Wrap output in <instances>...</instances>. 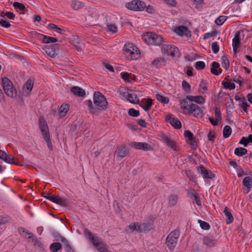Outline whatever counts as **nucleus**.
<instances>
[{
	"instance_id": "nucleus-1",
	"label": "nucleus",
	"mask_w": 252,
	"mask_h": 252,
	"mask_svg": "<svg viewBox=\"0 0 252 252\" xmlns=\"http://www.w3.org/2000/svg\"><path fill=\"white\" fill-rule=\"evenodd\" d=\"M94 107L91 99L88 100L89 112L91 114L99 113L100 111H104L107 108L108 102L106 97L100 92H95L93 96Z\"/></svg>"
},
{
	"instance_id": "nucleus-2",
	"label": "nucleus",
	"mask_w": 252,
	"mask_h": 252,
	"mask_svg": "<svg viewBox=\"0 0 252 252\" xmlns=\"http://www.w3.org/2000/svg\"><path fill=\"white\" fill-rule=\"evenodd\" d=\"M180 105L185 112L192 114L196 118H201L203 116V111L197 104L194 103H188L186 99H180Z\"/></svg>"
},
{
	"instance_id": "nucleus-3",
	"label": "nucleus",
	"mask_w": 252,
	"mask_h": 252,
	"mask_svg": "<svg viewBox=\"0 0 252 252\" xmlns=\"http://www.w3.org/2000/svg\"><path fill=\"white\" fill-rule=\"evenodd\" d=\"M124 51L125 55L128 60H136L140 57L139 50L131 42H127L125 44Z\"/></svg>"
},
{
	"instance_id": "nucleus-4",
	"label": "nucleus",
	"mask_w": 252,
	"mask_h": 252,
	"mask_svg": "<svg viewBox=\"0 0 252 252\" xmlns=\"http://www.w3.org/2000/svg\"><path fill=\"white\" fill-rule=\"evenodd\" d=\"M39 127L44 137L45 141L46 142L48 148L50 150H52L53 147L50 139L49 130L46 121L43 117H40L39 118Z\"/></svg>"
},
{
	"instance_id": "nucleus-5",
	"label": "nucleus",
	"mask_w": 252,
	"mask_h": 252,
	"mask_svg": "<svg viewBox=\"0 0 252 252\" xmlns=\"http://www.w3.org/2000/svg\"><path fill=\"white\" fill-rule=\"evenodd\" d=\"M2 88L7 96L14 98L17 96V91L12 82L7 77L1 78Z\"/></svg>"
},
{
	"instance_id": "nucleus-6",
	"label": "nucleus",
	"mask_w": 252,
	"mask_h": 252,
	"mask_svg": "<svg viewBox=\"0 0 252 252\" xmlns=\"http://www.w3.org/2000/svg\"><path fill=\"white\" fill-rule=\"evenodd\" d=\"M143 39L148 44L159 46L163 42L162 37L156 33L148 32L143 36Z\"/></svg>"
},
{
	"instance_id": "nucleus-7",
	"label": "nucleus",
	"mask_w": 252,
	"mask_h": 252,
	"mask_svg": "<svg viewBox=\"0 0 252 252\" xmlns=\"http://www.w3.org/2000/svg\"><path fill=\"white\" fill-rule=\"evenodd\" d=\"M179 236L180 232L178 229H175L167 236L166 240V244L170 250L172 251L175 248Z\"/></svg>"
},
{
	"instance_id": "nucleus-8",
	"label": "nucleus",
	"mask_w": 252,
	"mask_h": 252,
	"mask_svg": "<svg viewBox=\"0 0 252 252\" xmlns=\"http://www.w3.org/2000/svg\"><path fill=\"white\" fill-rule=\"evenodd\" d=\"M126 6L132 10L141 11L146 7V4L144 2L141 0H132L126 3Z\"/></svg>"
},
{
	"instance_id": "nucleus-9",
	"label": "nucleus",
	"mask_w": 252,
	"mask_h": 252,
	"mask_svg": "<svg viewBox=\"0 0 252 252\" xmlns=\"http://www.w3.org/2000/svg\"><path fill=\"white\" fill-rule=\"evenodd\" d=\"M178 52V48L174 45L172 46L170 44H163L162 45V52L167 56L175 57Z\"/></svg>"
},
{
	"instance_id": "nucleus-10",
	"label": "nucleus",
	"mask_w": 252,
	"mask_h": 252,
	"mask_svg": "<svg viewBox=\"0 0 252 252\" xmlns=\"http://www.w3.org/2000/svg\"><path fill=\"white\" fill-rule=\"evenodd\" d=\"M161 137L166 146L171 148L174 151H178L180 150L179 147L178 146L176 141L171 138L168 137L166 135L163 134L161 135Z\"/></svg>"
},
{
	"instance_id": "nucleus-11",
	"label": "nucleus",
	"mask_w": 252,
	"mask_h": 252,
	"mask_svg": "<svg viewBox=\"0 0 252 252\" xmlns=\"http://www.w3.org/2000/svg\"><path fill=\"white\" fill-rule=\"evenodd\" d=\"M129 146L137 150H142L144 151H150L151 150V146L148 143L144 142H131L129 144Z\"/></svg>"
},
{
	"instance_id": "nucleus-12",
	"label": "nucleus",
	"mask_w": 252,
	"mask_h": 252,
	"mask_svg": "<svg viewBox=\"0 0 252 252\" xmlns=\"http://www.w3.org/2000/svg\"><path fill=\"white\" fill-rule=\"evenodd\" d=\"M165 120L169 123L175 128L180 129L182 127V124L180 121L173 117L172 115H167L165 117Z\"/></svg>"
},
{
	"instance_id": "nucleus-13",
	"label": "nucleus",
	"mask_w": 252,
	"mask_h": 252,
	"mask_svg": "<svg viewBox=\"0 0 252 252\" xmlns=\"http://www.w3.org/2000/svg\"><path fill=\"white\" fill-rule=\"evenodd\" d=\"M198 170L201 174L203 178L213 179L215 177V175L210 170H208L202 165H200L198 167Z\"/></svg>"
},
{
	"instance_id": "nucleus-14",
	"label": "nucleus",
	"mask_w": 252,
	"mask_h": 252,
	"mask_svg": "<svg viewBox=\"0 0 252 252\" xmlns=\"http://www.w3.org/2000/svg\"><path fill=\"white\" fill-rule=\"evenodd\" d=\"M174 31L176 33L181 36L189 37L191 36L190 32L188 28L184 26H180L175 28Z\"/></svg>"
},
{
	"instance_id": "nucleus-15",
	"label": "nucleus",
	"mask_w": 252,
	"mask_h": 252,
	"mask_svg": "<svg viewBox=\"0 0 252 252\" xmlns=\"http://www.w3.org/2000/svg\"><path fill=\"white\" fill-rule=\"evenodd\" d=\"M240 33L238 32L234 38L232 39V46L233 52L235 53L237 52L238 49L240 47Z\"/></svg>"
},
{
	"instance_id": "nucleus-16",
	"label": "nucleus",
	"mask_w": 252,
	"mask_h": 252,
	"mask_svg": "<svg viewBox=\"0 0 252 252\" xmlns=\"http://www.w3.org/2000/svg\"><path fill=\"white\" fill-rule=\"evenodd\" d=\"M0 158L10 164H16L13 160V157L5 152L0 150Z\"/></svg>"
},
{
	"instance_id": "nucleus-17",
	"label": "nucleus",
	"mask_w": 252,
	"mask_h": 252,
	"mask_svg": "<svg viewBox=\"0 0 252 252\" xmlns=\"http://www.w3.org/2000/svg\"><path fill=\"white\" fill-rule=\"evenodd\" d=\"M202 240L203 244L209 247L214 246L217 242L216 240L212 236H205Z\"/></svg>"
},
{
	"instance_id": "nucleus-18",
	"label": "nucleus",
	"mask_w": 252,
	"mask_h": 252,
	"mask_svg": "<svg viewBox=\"0 0 252 252\" xmlns=\"http://www.w3.org/2000/svg\"><path fill=\"white\" fill-rule=\"evenodd\" d=\"M85 232L86 234L90 239L92 243L96 247H97L99 244L102 242V241L98 237L94 236L91 232L88 231V232L85 231Z\"/></svg>"
},
{
	"instance_id": "nucleus-19",
	"label": "nucleus",
	"mask_w": 252,
	"mask_h": 252,
	"mask_svg": "<svg viewBox=\"0 0 252 252\" xmlns=\"http://www.w3.org/2000/svg\"><path fill=\"white\" fill-rule=\"evenodd\" d=\"M166 64V61L165 59L162 57L157 58L154 60L152 62V65L157 68H160L162 66L165 65Z\"/></svg>"
},
{
	"instance_id": "nucleus-20",
	"label": "nucleus",
	"mask_w": 252,
	"mask_h": 252,
	"mask_svg": "<svg viewBox=\"0 0 252 252\" xmlns=\"http://www.w3.org/2000/svg\"><path fill=\"white\" fill-rule=\"evenodd\" d=\"M153 105V101L151 98L143 99L140 103V106L146 111H149Z\"/></svg>"
},
{
	"instance_id": "nucleus-21",
	"label": "nucleus",
	"mask_w": 252,
	"mask_h": 252,
	"mask_svg": "<svg viewBox=\"0 0 252 252\" xmlns=\"http://www.w3.org/2000/svg\"><path fill=\"white\" fill-rule=\"evenodd\" d=\"M33 81L29 79L26 82L25 85L23 87V94L24 95H28L32 91L33 88Z\"/></svg>"
},
{
	"instance_id": "nucleus-22",
	"label": "nucleus",
	"mask_w": 252,
	"mask_h": 252,
	"mask_svg": "<svg viewBox=\"0 0 252 252\" xmlns=\"http://www.w3.org/2000/svg\"><path fill=\"white\" fill-rule=\"evenodd\" d=\"M118 156L122 158L127 156L129 154V151L126 145H121L118 148Z\"/></svg>"
},
{
	"instance_id": "nucleus-23",
	"label": "nucleus",
	"mask_w": 252,
	"mask_h": 252,
	"mask_svg": "<svg viewBox=\"0 0 252 252\" xmlns=\"http://www.w3.org/2000/svg\"><path fill=\"white\" fill-rule=\"evenodd\" d=\"M186 99L189 100L190 101L195 102L198 104H202L205 103L204 98L201 95H187Z\"/></svg>"
},
{
	"instance_id": "nucleus-24",
	"label": "nucleus",
	"mask_w": 252,
	"mask_h": 252,
	"mask_svg": "<svg viewBox=\"0 0 252 252\" xmlns=\"http://www.w3.org/2000/svg\"><path fill=\"white\" fill-rule=\"evenodd\" d=\"M70 91L74 95H77L78 96L84 97L86 95L85 90L78 86H73L71 87L70 89Z\"/></svg>"
},
{
	"instance_id": "nucleus-25",
	"label": "nucleus",
	"mask_w": 252,
	"mask_h": 252,
	"mask_svg": "<svg viewBox=\"0 0 252 252\" xmlns=\"http://www.w3.org/2000/svg\"><path fill=\"white\" fill-rule=\"evenodd\" d=\"M243 185L248 189L246 193H248L252 187V177L247 176L243 180Z\"/></svg>"
},
{
	"instance_id": "nucleus-26",
	"label": "nucleus",
	"mask_w": 252,
	"mask_h": 252,
	"mask_svg": "<svg viewBox=\"0 0 252 252\" xmlns=\"http://www.w3.org/2000/svg\"><path fill=\"white\" fill-rule=\"evenodd\" d=\"M71 6L75 10H79L85 6V4L81 1L77 0H73L71 1Z\"/></svg>"
},
{
	"instance_id": "nucleus-27",
	"label": "nucleus",
	"mask_w": 252,
	"mask_h": 252,
	"mask_svg": "<svg viewBox=\"0 0 252 252\" xmlns=\"http://www.w3.org/2000/svg\"><path fill=\"white\" fill-rule=\"evenodd\" d=\"M218 68L221 71V69L220 68V64L216 62H214L212 63V67L211 68V72L212 74L215 75H219L221 71L219 72Z\"/></svg>"
},
{
	"instance_id": "nucleus-28",
	"label": "nucleus",
	"mask_w": 252,
	"mask_h": 252,
	"mask_svg": "<svg viewBox=\"0 0 252 252\" xmlns=\"http://www.w3.org/2000/svg\"><path fill=\"white\" fill-rule=\"evenodd\" d=\"M126 99L130 103L133 104H138L140 102L137 94L135 93H129Z\"/></svg>"
},
{
	"instance_id": "nucleus-29",
	"label": "nucleus",
	"mask_w": 252,
	"mask_h": 252,
	"mask_svg": "<svg viewBox=\"0 0 252 252\" xmlns=\"http://www.w3.org/2000/svg\"><path fill=\"white\" fill-rule=\"evenodd\" d=\"M207 81L202 79L199 86V91L200 93L203 94L207 93L208 91Z\"/></svg>"
},
{
	"instance_id": "nucleus-30",
	"label": "nucleus",
	"mask_w": 252,
	"mask_h": 252,
	"mask_svg": "<svg viewBox=\"0 0 252 252\" xmlns=\"http://www.w3.org/2000/svg\"><path fill=\"white\" fill-rule=\"evenodd\" d=\"M69 105L67 104H63L59 110V115L61 117H64L69 110Z\"/></svg>"
},
{
	"instance_id": "nucleus-31",
	"label": "nucleus",
	"mask_w": 252,
	"mask_h": 252,
	"mask_svg": "<svg viewBox=\"0 0 252 252\" xmlns=\"http://www.w3.org/2000/svg\"><path fill=\"white\" fill-rule=\"evenodd\" d=\"M223 213L227 218V220L226 221V223L230 224L232 223L234 220V218L227 207H225Z\"/></svg>"
},
{
	"instance_id": "nucleus-32",
	"label": "nucleus",
	"mask_w": 252,
	"mask_h": 252,
	"mask_svg": "<svg viewBox=\"0 0 252 252\" xmlns=\"http://www.w3.org/2000/svg\"><path fill=\"white\" fill-rule=\"evenodd\" d=\"M188 193L191 198H193L194 199L195 203L197 205H201V202L200 199V197L197 192H195L194 191H188Z\"/></svg>"
},
{
	"instance_id": "nucleus-33",
	"label": "nucleus",
	"mask_w": 252,
	"mask_h": 252,
	"mask_svg": "<svg viewBox=\"0 0 252 252\" xmlns=\"http://www.w3.org/2000/svg\"><path fill=\"white\" fill-rule=\"evenodd\" d=\"M178 196L176 194H171L169 196L168 203L169 206L173 207L174 206L178 201Z\"/></svg>"
},
{
	"instance_id": "nucleus-34",
	"label": "nucleus",
	"mask_w": 252,
	"mask_h": 252,
	"mask_svg": "<svg viewBox=\"0 0 252 252\" xmlns=\"http://www.w3.org/2000/svg\"><path fill=\"white\" fill-rule=\"evenodd\" d=\"M54 203L62 206H66L68 202L66 198H63L60 196H57Z\"/></svg>"
},
{
	"instance_id": "nucleus-35",
	"label": "nucleus",
	"mask_w": 252,
	"mask_h": 252,
	"mask_svg": "<svg viewBox=\"0 0 252 252\" xmlns=\"http://www.w3.org/2000/svg\"><path fill=\"white\" fill-rule=\"evenodd\" d=\"M54 203L62 206H66L68 202L66 198H63L60 196H57Z\"/></svg>"
},
{
	"instance_id": "nucleus-36",
	"label": "nucleus",
	"mask_w": 252,
	"mask_h": 252,
	"mask_svg": "<svg viewBox=\"0 0 252 252\" xmlns=\"http://www.w3.org/2000/svg\"><path fill=\"white\" fill-rule=\"evenodd\" d=\"M247 149L242 147L237 148L235 149L234 151V154L239 157H241L247 154Z\"/></svg>"
},
{
	"instance_id": "nucleus-37",
	"label": "nucleus",
	"mask_w": 252,
	"mask_h": 252,
	"mask_svg": "<svg viewBox=\"0 0 252 252\" xmlns=\"http://www.w3.org/2000/svg\"><path fill=\"white\" fill-rule=\"evenodd\" d=\"M62 241L64 244V247L66 251L67 252H75V251L71 247L67 240L64 238H62Z\"/></svg>"
},
{
	"instance_id": "nucleus-38",
	"label": "nucleus",
	"mask_w": 252,
	"mask_h": 252,
	"mask_svg": "<svg viewBox=\"0 0 252 252\" xmlns=\"http://www.w3.org/2000/svg\"><path fill=\"white\" fill-rule=\"evenodd\" d=\"M61 248L62 245L58 242L53 243L50 246V249L52 252H57Z\"/></svg>"
},
{
	"instance_id": "nucleus-39",
	"label": "nucleus",
	"mask_w": 252,
	"mask_h": 252,
	"mask_svg": "<svg viewBox=\"0 0 252 252\" xmlns=\"http://www.w3.org/2000/svg\"><path fill=\"white\" fill-rule=\"evenodd\" d=\"M58 41V39L53 37L43 35L42 41L45 43H55Z\"/></svg>"
},
{
	"instance_id": "nucleus-40",
	"label": "nucleus",
	"mask_w": 252,
	"mask_h": 252,
	"mask_svg": "<svg viewBox=\"0 0 252 252\" xmlns=\"http://www.w3.org/2000/svg\"><path fill=\"white\" fill-rule=\"evenodd\" d=\"M232 133V129L229 126H225L223 129V136L226 138L230 136Z\"/></svg>"
},
{
	"instance_id": "nucleus-41",
	"label": "nucleus",
	"mask_w": 252,
	"mask_h": 252,
	"mask_svg": "<svg viewBox=\"0 0 252 252\" xmlns=\"http://www.w3.org/2000/svg\"><path fill=\"white\" fill-rule=\"evenodd\" d=\"M157 99L163 104H167L169 103V99L168 97L164 96L159 94H157L156 95Z\"/></svg>"
},
{
	"instance_id": "nucleus-42",
	"label": "nucleus",
	"mask_w": 252,
	"mask_h": 252,
	"mask_svg": "<svg viewBox=\"0 0 252 252\" xmlns=\"http://www.w3.org/2000/svg\"><path fill=\"white\" fill-rule=\"evenodd\" d=\"M18 231L21 236L26 238H28V236H30L32 233V232L27 231L25 228L22 227L18 228Z\"/></svg>"
},
{
	"instance_id": "nucleus-43",
	"label": "nucleus",
	"mask_w": 252,
	"mask_h": 252,
	"mask_svg": "<svg viewBox=\"0 0 252 252\" xmlns=\"http://www.w3.org/2000/svg\"><path fill=\"white\" fill-rule=\"evenodd\" d=\"M182 87L187 94H189L191 92V86L185 80L182 82Z\"/></svg>"
},
{
	"instance_id": "nucleus-44",
	"label": "nucleus",
	"mask_w": 252,
	"mask_h": 252,
	"mask_svg": "<svg viewBox=\"0 0 252 252\" xmlns=\"http://www.w3.org/2000/svg\"><path fill=\"white\" fill-rule=\"evenodd\" d=\"M227 17L225 16H220L215 20V23L218 26H221L226 20Z\"/></svg>"
},
{
	"instance_id": "nucleus-45",
	"label": "nucleus",
	"mask_w": 252,
	"mask_h": 252,
	"mask_svg": "<svg viewBox=\"0 0 252 252\" xmlns=\"http://www.w3.org/2000/svg\"><path fill=\"white\" fill-rule=\"evenodd\" d=\"M222 85L223 88L225 89L234 90L235 88V85L234 84V83H231L230 82H223L222 83Z\"/></svg>"
},
{
	"instance_id": "nucleus-46",
	"label": "nucleus",
	"mask_w": 252,
	"mask_h": 252,
	"mask_svg": "<svg viewBox=\"0 0 252 252\" xmlns=\"http://www.w3.org/2000/svg\"><path fill=\"white\" fill-rule=\"evenodd\" d=\"M0 16L3 18H4L5 16H6L10 19H14L15 17V14L11 12H4L2 11L0 14Z\"/></svg>"
},
{
	"instance_id": "nucleus-47",
	"label": "nucleus",
	"mask_w": 252,
	"mask_h": 252,
	"mask_svg": "<svg viewBox=\"0 0 252 252\" xmlns=\"http://www.w3.org/2000/svg\"><path fill=\"white\" fill-rule=\"evenodd\" d=\"M221 60L222 61V67L227 70L229 67V61L228 59L226 56H222Z\"/></svg>"
},
{
	"instance_id": "nucleus-48",
	"label": "nucleus",
	"mask_w": 252,
	"mask_h": 252,
	"mask_svg": "<svg viewBox=\"0 0 252 252\" xmlns=\"http://www.w3.org/2000/svg\"><path fill=\"white\" fill-rule=\"evenodd\" d=\"M198 222L200 224V226L201 228L204 230H209L210 228V225L209 224L205 221H202L201 220H198Z\"/></svg>"
},
{
	"instance_id": "nucleus-49",
	"label": "nucleus",
	"mask_w": 252,
	"mask_h": 252,
	"mask_svg": "<svg viewBox=\"0 0 252 252\" xmlns=\"http://www.w3.org/2000/svg\"><path fill=\"white\" fill-rule=\"evenodd\" d=\"M184 136L188 139L189 141L194 140L195 139L193 133L189 130H186L184 132Z\"/></svg>"
},
{
	"instance_id": "nucleus-50",
	"label": "nucleus",
	"mask_w": 252,
	"mask_h": 252,
	"mask_svg": "<svg viewBox=\"0 0 252 252\" xmlns=\"http://www.w3.org/2000/svg\"><path fill=\"white\" fill-rule=\"evenodd\" d=\"M96 248L100 252H109L107 246L103 242Z\"/></svg>"
},
{
	"instance_id": "nucleus-51",
	"label": "nucleus",
	"mask_w": 252,
	"mask_h": 252,
	"mask_svg": "<svg viewBox=\"0 0 252 252\" xmlns=\"http://www.w3.org/2000/svg\"><path fill=\"white\" fill-rule=\"evenodd\" d=\"M122 78L126 82H130L131 78V74H129L126 72H122L121 74Z\"/></svg>"
},
{
	"instance_id": "nucleus-52",
	"label": "nucleus",
	"mask_w": 252,
	"mask_h": 252,
	"mask_svg": "<svg viewBox=\"0 0 252 252\" xmlns=\"http://www.w3.org/2000/svg\"><path fill=\"white\" fill-rule=\"evenodd\" d=\"M13 7L16 9H19L21 11H24L26 9L25 5L21 3L18 2H14L13 4Z\"/></svg>"
},
{
	"instance_id": "nucleus-53",
	"label": "nucleus",
	"mask_w": 252,
	"mask_h": 252,
	"mask_svg": "<svg viewBox=\"0 0 252 252\" xmlns=\"http://www.w3.org/2000/svg\"><path fill=\"white\" fill-rule=\"evenodd\" d=\"M136 223H131L126 228V231L128 232H132L136 231Z\"/></svg>"
},
{
	"instance_id": "nucleus-54",
	"label": "nucleus",
	"mask_w": 252,
	"mask_h": 252,
	"mask_svg": "<svg viewBox=\"0 0 252 252\" xmlns=\"http://www.w3.org/2000/svg\"><path fill=\"white\" fill-rule=\"evenodd\" d=\"M128 113L129 115L132 117H137L139 114V111L138 110H135L133 108H130L128 110Z\"/></svg>"
},
{
	"instance_id": "nucleus-55",
	"label": "nucleus",
	"mask_w": 252,
	"mask_h": 252,
	"mask_svg": "<svg viewBox=\"0 0 252 252\" xmlns=\"http://www.w3.org/2000/svg\"><path fill=\"white\" fill-rule=\"evenodd\" d=\"M195 67L198 70L203 69L205 67V63L202 61H198L195 63Z\"/></svg>"
},
{
	"instance_id": "nucleus-56",
	"label": "nucleus",
	"mask_w": 252,
	"mask_h": 252,
	"mask_svg": "<svg viewBox=\"0 0 252 252\" xmlns=\"http://www.w3.org/2000/svg\"><path fill=\"white\" fill-rule=\"evenodd\" d=\"M215 119L220 122L221 120V115L220 110L218 107H216L215 111Z\"/></svg>"
},
{
	"instance_id": "nucleus-57",
	"label": "nucleus",
	"mask_w": 252,
	"mask_h": 252,
	"mask_svg": "<svg viewBox=\"0 0 252 252\" xmlns=\"http://www.w3.org/2000/svg\"><path fill=\"white\" fill-rule=\"evenodd\" d=\"M44 50L45 53L50 57H53L55 55V51L52 50V49H51L50 48H49L47 46H45L44 48H43Z\"/></svg>"
},
{
	"instance_id": "nucleus-58",
	"label": "nucleus",
	"mask_w": 252,
	"mask_h": 252,
	"mask_svg": "<svg viewBox=\"0 0 252 252\" xmlns=\"http://www.w3.org/2000/svg\"><path fill=\"white\" fill-rule=\"evenodd\" d=\"M29 241L32 243L34 245H36L38 243V240L35 236H34L32 233L30 236H28Z\"/></svg>"
},
{
	"instance_id": "nucleus-59",
	"label": "nucleus",
	"mask_w": 252,
	"mask_h": 252,
	"mask_svg": "<svg viewBox=\"0 0 252 252\" xmlns=\"http://www.w3.org/2000/svg\"><path fill=\"white\" fill-rule=\"evenodd\" d=\"M80 43V39L78 38H74V39L72 41V44L74 47H75L76 49L78 51H80L81 50L80 46L79 45Z\"/></svg>"
},
{
	"instance_id": "nucleus-60",
	"label": "nucleus",
	"mask_w": 252,
	"mask_h": 252,
	"mask_svg": "<svg viewBox=\"0 0 252 252\" xmlns=\"http://www.w3.org/2000/svg\"><path fill=\"white\" fill-rule=\"evenodd\" d=\"M0 25L4 28H8L10 27V23L5 19H1L0 20Z\"/></svg>"
},
{
	"instance_id": "nucleus-61",
	"label": "nucleus",
	"mask_w": 252,
	"mask_h": 252,
	"mask_svg": "<svg viewBox=\"0 0 252 252\" xmlns=\"http://www.w3.org/2000/svg\"><path fill=\"white\" fill-rule=\"evenodd\" d=\"M212 49L213 52L215 54H216L219 52L220 47H219V46L218 45L217 42L212 43Z\"/></svg>"
},
{
	"instance_id": "nucleus-62",
	"label": "nucleus",
	"mask_w": 252,
	"mask_h": 252,
	"mask_svg": "<svg viewBox=\"0 0 252 252\" xmlns=\"http://www.w3.org/2000/svg\"><path fill=\"white\" fill-rule=\"evenodd\" d=\"M143 231L150 230L151 228V225L149 223H142Z\"/></svg>"
},
{
	"instance_id": "nucleus-63",
	"label": "nucleus",
	"mask_w": 252,
	"mask_h": 252,
	"mask_svg": "<svg viewBox=\"0 0 252 252\" xmlns=\"http://www.w3.org/2000/svg\"><path fill=\"white\" fill-rule=\"evenodd\" d=\"M215 137V133L213 131H210L208 134V140L211 141H213Z\"/></svg>"
},
{
	"instance_id": "nucleus-64",
	"label": "nucleus",
	"mask_w": 252,
	"mask_h": 252,
	"mask_svg": "<svg viewBox=\"0 0 252 252\" xmlns=\"http://www.w3.org/2000/svg\"><path fill=\"white\" fill-rule=\"evenodd\" d=\"M239 144L243 145L245 147H247L249 144V142L246 137H242L239 142Z\"/></svg>"
}]
</instances>
